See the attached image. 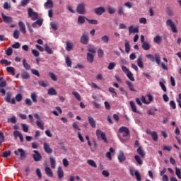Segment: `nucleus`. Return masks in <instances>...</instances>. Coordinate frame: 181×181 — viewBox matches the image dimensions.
Returning <instances> with one entry per match:
<instances>
[{
	"label": "nucleus",
	"mask_w": 181,
	"mask_h": 181,
	"mask_svg": "<svg viewBox=\"0 0 181 181\" xmlns=\"http://www.w3.org/2000/svg\"><path fill=\"white\" fill-rule=\"evenodd\" d=\"M137 66H139L140 69H144V57L142 55H140L137 59Z\"/></svg>",
	"instance_id": "18"
},
{
	"label": "nucleus",
	"mask_w": 181,
	"mask_h": 181,
	"mask_svg": "<svg viewBox=\"0 0 181 181\" xmlns=\"http://www.w3.org/2000/svg\"><path fill=\"white\" fill-rule=\"evenodd\" d=\"M132 33H139V27H136L131 25L129 27V35H132Z\"/></svg>",
	"instance_id": "14"
},
{
	"label": "nucleus",
	"mask_w": 181,
	"mask_h": 181,
	"mask_svg": "<svg viewBox=\"0 0 181 181\" xmlns=\"http://www.w3.org/2000/svg\"><path fill=\"white\" fill-rule=\"evenodd\" d=\"M6 71H8V73H11L12 76H15V68L12 66H8L6 68Z\"/></svg>",
	"instance_id": "40"
},
{
	"label": "nucleus",
	"mask_w": 181,
	"mask_h": 181,
	"mask_svg": "<svg viewBox=\"0 0 181 181\" xmlns=\"http://www.w3.org/2000/svg\"><path fill=\"white\" fill-rule=\"evenodd\" d=\"M57 175L59 179H63L64 177V171H63V168L61 166L58 168Z\"/></svg>",
	"instance_id": "19"
},
{
	"label": "nucleus",
	"mask_w": 181,
	"mask_h": 181,
	"mask_svg": "<svg viewBox=\"0 0 181 181\" xmlns=\"http://www.w3.org/2000/svg\"><path fill=\"white\" fill-rule=\"evenodd\" d=\"M15 155H16L17 156H19V153H20V156L21 159H25V158H26V153H25V151H23V149L22 148H18L17 151H14Z\"/></svg>",
	"instance_id": "10"
},
{
	"label": "nucleus",
	"mask_w": 181,
	"mask_h": 181,
	"mask_svg": "<svg viewBox=\"0 0 181 181\" xmlns=\"http://www.w3.org/2000/svg\"><path fill=\"white\" fill-rule=\"evenodd\" d=\"M94 12L98 16H101L105 12V8L104 7H98L94 9Z\"/></svg>",
	"instance_id": "12"
},
{
	"label": "nucleus",
	"mask_w": 181,
	"mask_h": 181,
	"mask_svg": "<svg viewBox=\"0 0 181 181\" xmlns=\"http://www.w3.org/2000/svg\"><path fill=\"white\" fill-rule=\"evenodd\" d=\"M45 173L47 176H49V177H53V171L49 167L45 168Z\"/></svg>",
	"instance_id": "26"
},
{
	"label": "nucleus",
	"mask_w": 181,
	"mask_h": 181,
	"mask_svg": "<svg viewBox=\"0 0 181 181\" xmlns=\"http://www.w3.org/2000/svg\"><path fill=\"white\" fill-rule=\"evenodd\" d=\"M22 94L21 93H18L16 95V101H18V103H21V101H22Z\"/></svg>",
	"instance_id": "62"
},
{
	"label": "nucleus",
	"mask_w": 181,
	"mask_h": 181,
	"mask_svg": "<svg viewBox=\"0 0 181 181\" xmlns=\"http://www.w3.org/2000/svg\"><path fill=\"white\" fill-rule=\"evenodd\" d=\"M38 84L42 87H47L49 86V84L47 83V81H38Z\"/></svg>",
	"instance_id": "52"
},
{
	"label": "nucleus",
	"mask_w": 181,
	"mask_h": 181,
	"mask_svg": "<svg viewBox=\"0 0 181 181\" xmlns=\"http://www.w3.org/2000/svg\"><path fill=\"white\" fill-rule=\"evenodd\" d=\"M86 21L90 25H98V21H97V20L86 18Z\"/></svg>",
	"instance_id": "44"
},
{
	"label": "nucleus",
	"mask_w": 181,
	"mask_h": 181,
	"mask_svg": "<svg viewBox=\"0 0 181 181\" xmlns=\"http://www.w3.org/2000/svg\"><path fill=\"white\" fill-rule=\"evenodd\" d=\"M98 57H103V56H104V51H103L101 49H99L98 50Z\"/></svg>",
	"instance_id": "64"
},
{
	"label": "nucleus",
	"mask_w": 181,
	"mask_h": 181,
	"mask_svg": "<svg viewBox=\"0 0 181 181\" xmlns=\"http://www.w3.org/2000/svg\"><path fill=\"white\" fill-rule=\"evenodd\" d=\"M155 56H156V58H155L156 63H157V64L160 66V62H161L160 56H159V54H156Z\"/></svg>",
	"instance_id": "51"
},
{
	"label": "nucleus",
	"mask_w": 181,
	"mask_h": 181,
	"mask_svg": "<svg viewBox=\"0 0 181 181\" xmlns=\"http://www.w3.org/2000/svg\"><path fill=\"white\" fill-rule=\"evenodd\" d=\"M65 62L66 63L67 67H71V59H70V57H66L65 59Z\"/></svg>",
	"instance_id": "42"
},
{
	"label": "nucleus",
	"mask_w": 181,
	"mask_h": 181,
	"mask_svg": "<svg viewBox=\"0 0 181 181\" xmlns=\"http://www.w3.org/2000/svg\"><path fill=\"white\" fill-rule=\"evenodd\" d=\"M129 104L133 112H138V111L136 110V105H135V103L132 100L129 102Z\"/></svg>",
	"instance_id": "34"
},
{
	"label": "nucleus",
	"mask_w": 181,
	"mask_h": 181,
	"mask_svg": "<svg viewBox=\"0 0 181 181\" xmlns=\"http://www.w3.org/2000/svg\"><path fill=\"white\" fill-rule=\"evenodd\" d=\"M44 151L46 153H52L53 152V149L50 148V145L47 143H44Z\"/></svg>",
	"instance_id": "16"
},
{
	"label": "nucleus",
	"mask_w": 181,
	"mask_h": 181,
	"mask_svg": "<svg viewBox=\"0 0 181 181\" xmlns=\"http://www.w3.org/2000/svg\"><path fill=\"white\" fill-rule=\"evenodd\" d=\"M87 163H88L90 166H92V168H97V163L92 159L88 160Z\"/></svg>",
	"instance_id": "35"
},
{
	"label": "nucleus",
	"mask_w": 181,
	"mask_h": 181,
	"mask_svg": "<svg viewBox=\"0 0 181 181\" xmlns=\"http://www.w3.org/2000/svg\"><path fill=\"white\" fill-rule=\"evenodd\" d=\"M166 25L167 26H170L172 32L173 33H177V28H176V25H175V23L172 21V20L168 19L166 21Z\"/></svg>",
	"instance_id": "4"
},
{
	"label": "nucleus",
	"mask_w": 181,
	"mask_h": 181,
	"mask_svg": "<svg viewBox=\"0 0 181 181\" xmlns=\"http://www.w3.org/2000/svg\"><path fill=\"white\" fill-rule=\"evenodd\" d=\"M86 21H87V18L83 16H79L78 18V23L79 25H83V23H85Z\"/></svg>",
	"instance_id": "27"
},
{
	"label": "nucleus",
	"mask_w": 181,
	"mask_h": 181,
	"mask_svg": "<svg viewBox=\"0 0 181 181\" xmlns=\"http://www.w3.org/2000/svg\"><path fill=\"white\" fill-rule=\"evenodd\" d=\"M118 132L119 134H122L123 138H125L129 135V129L126 127H122L119 129Z\"/></svg>",
	"instance_id": "5"
},
{
	"label": "nucleus",
	"mask_w": 181,
	"mask_h": 181,
	"mask_svg": "<svg viewBox=\"0 0 181 181\" xmlns=\"http://www.w3.org/2000/svg\"><path fill=\"white\" fill-rule=\"evenodd\" d=\"M151 136H152L153 141H158V133H156V132H153Z\"/></svg>",
	"instance_id": "56"
},
{
	"label": "nucleus",
	"mask_w": 181,
	"mask_h": 181,
	"mask_svg": "<svg viewBox=\"0 0 181 181\" xmlns=\"http://www.w3.org/2000/svg\"><path fill=\"white\" fill-rule=\"evenodd\" d=\"M30 98L33 103H37V95H36V93H31Z\"/></svg>",
	"instance_id": "46"
},
{
	"label": "nucleus",
	"mask_w": 181,
	"mask_h": 181,
	"mask_svg": "<svg viewBox=\"0 0 181 181\" xmlns=\"http://www.w3.org/2000/svg\"><path fill=\"white\" fill-rule=\"evenodd\" d=\"M28 17L31 18L32 21H36L39 18V14L33 11L32 8H28Z\"/></svg>",
	"instance_id": "6"
},
{
	"label": "nucleus",
	"mask_w": 181,
	"mask_h": 181,
	"mask_svg": "<svg viewBox=\"0 0 181 181\" xmlns=\"http://www.w3.org/2000/svg\"><path fill=\"white\" fill-rule=\"evenodd\" d=\"M117 159L119 163H122V162H125V160H127V157H125V154L124 153V151H119V155L117 156Z\"/></svg>",
	"instance_id": "11"
},
{
	"label": "nucleus",
	"mask_w": 181,
	"mask_h": 181,
	"mask_svg": "<svg viewBox=\"0 0 181 181\" xmlns=\"http://www.w3.org/2000/svg\"><path fill=\"white\" fill-rule=\"evenodd\" d=\"M101 40L103 43H108L110 42V37L108 35H103L101 37Z\"/></svg>",
	"instance_id": "39"
},
{
	"label": "nucleus",
	"mask_w": 181,
	"mask_h": 181,
	"mask_svg": "<svg viewBox=\"0 0 181 181\" xmlns=\"http://www.w3.org/2000/svg\"><path fill=\"white\" fill-rule=\"evenodd\" d=\"M74 49V45L73 42H70V41L66 42V50L67 52H71Z\"/></svg>",
	"instance_id": "21"
},
{
	"label": "nucleus",
	"mask_w": 181,
	"mask_h": 181,
	"mask_svg": "<svg viewBox=\"0 0 181 181\" xmlns=\"http://www.w3.org/2000/svg\"><path fill=\"white\" fill-rule=\"evenodd\" d=\"M33 153V158L35 162H40V160H42V155H40V153L36 150H34Z\"/></svg>",
	"instance_id": "8"
},
{
	"label": "nucleus",
	"mask_w": 181,
	"mask_h": 181,
	"mask_svg": "<svg viewBox=\"0 0 181 181\" xmlns=\"http://www.w3.org/2000/svg\"><path fill=\"white\" fill-rule=\"evenodd\" d=\"M21 77L24 80H28V78H30V75H29V73L28 72H24L21 74Z\"/></svg>",
	"instance_id": "49"
},
{
	"label": "nucleus",
	"mask_w": 181,
	"mask_h": 181,
	"mask_svg": "<svg viewBox=\"0 0 181 181\" xmlns=\"http://www.w3.org/2000/svg\"><path fill=\"white\" fill-rule=\"evenodd\" d=\"M125 52L126 53H129L131 50V45H129V40H126L124 43Z\"/></svg>",
	"instance_id": "23"
},
{
	"label": "nucleus",
	"mask_w": 181,
	"mask_h": 181,
	"mask_svg": "<svg viewBox=\"0 0 181 181\" xmlns=\"http://www.w3.org/2000/svg\"><path fill=\"white\" fill-rule=\"evenodd\" d=\"M45 49L48 54H53V50L52 48H50V47H49V45H47V44L45 45Z\"/></svg>",
	"instance_id": "33"
},
{
	"label": "nucleus",
	"mask_w": 181,
	"mask_h": 181,
	"mask_svg": "<svg viewBox=\"0 0 181 181\" xmlns=\"http://www.w3.org/2000/svg\"><path fill=\"white\" fill-rule=\"evenodd\" d=\"M88 121L90 127H92V128L97 127V124L95 122V119H94V117H93L91 115L88 117Z\"/></svg>",
	"instance_id": "13"
},
{
	"label": "nucleus",
	"mask_w": 181,
	"mask_h": 181,
	"mask_svg": "<svg viewBox=\"0 0 181 181\" xmlns=\"http://www.w3.org/2000/svg\"><path fill=\"white\" fill-rule=\"evenodd\" d=\"M48 95H57V91H56V89H54V88H50L48 90Z\"/></svg>",
	"instance_id": "29"
},
{
	"label": "nucleus",
	"mask_w": 181,
	"mask_h": 181,
	"mask_svg": "<svg viewBox=\"0 0 181 181\" xmlns=\"http://www.w3.org/2000/svg\"><path fill=\"white\" fill-rule=\"evenodd\" d=\"M31 73H33L34 76H37V77H40V74L39 73V71L36 69H31Z\"/></svg>",
	"instance_id": "61"
},
{
	"label": "nucleus",
	"mask_w": 181,
	"mask_h": 181,
	"mask_svg": "<svg viewBox=\"0 0 181 181\" xmlns=\"http://www.w3.org/2000/svg\"><path fill=\"white\" fill-rule=\"evenodd\" d=\"M153 42H154V43H156L157 45H160V42H162V37L159 36V35H156L153 38Z\"/></svg>",
	"instance_id": "30"
},
{
	"label": "nucleus",
	"mask_w": 181,
	"mask_h": 181,
	"mask_svg": "<svg viewBox=\"0 0 181 181\" xmlns=\"http://www.w3.org/2000/svg\"><path fill=\"white\" fill-rule=\"evenodd\" d=\"M12 53H13V49H12L11 47H9L6 50V56H12Z\"/></svg>",
	"instance_id": "54"
},
{
	"label": "nucleus",
	"mask_w": 181,
	"mask_h": 181,
	"mask_svg": "<svg viewBox=\"0 0 181 181\" xmlns=\"http://www.w3.org/2000/svg\"><path fill=\"white\" fill-rule=\"evenodd\" d=\"M142 49H144V50H149L151 49V45L148 42H144L142 44Z\"/></svg>",
	"instance_id": "32"
},
{
	"label": "nucleus",
	"mask_w": 181,
	"mask_h": 181,
	"mask_svg": "<svg viewBox=\"0 0 181 181\" xmlns=\"http://www.w3.org/2000/svg\"><path fill=\"white\" fill-rule=\"evenodd\" d=\"M134 159H135L136 162H137V163L139 165H142L143 162H142V160L141 159V157L139 156L136 155L134 156Z\"/></svg>",
	"instance_id": "50"
},
{
	"label": "nucleus",
	"mask_w": 181,
	"mask_h": 181,
	"mask_svg": "<svg viewBox=\"0 0 181 181\" xmlns=\"http://www.w3.org/2000/svg\"><path fill=\"white\" fill-rule=\"evenodd\" d=\"M72 94L78 100V101H81V96H80V93H78V92L73 91Z\"/></svg>",
	"instance_id": "41"
},
{
	"label": "nucleus",
	"mask_w": 181,
	"mask_h": 181,
	"mask_svg": "<svg viewBox=\"0 0 181 181\" xmlns=\"http://www.w3.org/2000/svg\"><path fill=\"white\" fill-rule=\"evenodd\" d=\"M146 57H147V59H149V60H151V62H155L156 57H154L153 55H152L151 54H146Z\"/></svg>",
	"instance_id": "59"
},
{
	"label": "nucleus",
	"mask_w": 181,
	"mask_h": 181,
	"mask_svg": "<svg viewBox=\"0 0 181 181\" xmlns=\"http://www.w3.org/2000/svg\"><path fill=\"white\" fill-rule=\"evenodd\" d=\"M1 18L4 23H12L13 22V18L11 16H6L4 13H1Z\"/></svg>",
	"instance_id": "9"
},
{
	"label": "nucleus",
	"mask_w": 181,
	"mask_h": 181,
	"mask_svg": "<svg viewBox=\"0 0 181 181\" xmlns=\"http://www.w3.org/2000/svg\"><path fill=\"white\" fill-rule=\"evenodd\" d=\"M134 176L136 177V179L137 181L141 180V174H139V172L134 171Z\"/></svg>",
	"instance_id": "60"
},
{
	"label": "nucleus",
	"mask_w": 181,
	"mask_h": 181,
	"mask_svg": "<svg viewBox=\"0 0 181 181\" xmlns=\"http://www.w3.org/2000/svg\"><path fill=\"white\" fill-rule=\"evenodd\" d=\"M45 8H53V1L52 0H47L45 4Z\"/></svg>",
	"instance_id": "38"
},
{
	"label": "nucleus",
	"mask_w": 181,
	"mask_h": 181,
	"mask_svg": "<svg viewBox=\"0 0 181 181\" xmlns=\"http://www.w3.org/2000/svg\"><path fill=\"white\" fill-rule=\"evenodd\" d=\"M5 142V136L4 135V132H0V144L2 145Z\"/></svg>",
	"instance_id": "53"
},
{
	"label": "nucleus",
	"mask_w": 181,
	"mask_h": 181,
	"mask_svg": "<svg viewBox=\"0 0 181 181\" xmlns=\"http://www.w3.org/2000/svg\"><path fill=\"white\" fill-rule=\"evenodd\" d=\"M20 35H21V33H19V30H15L13 33V36L14 39H19Z\"/></svg>",
	"instance_id": "47"
},
{
	"label": "nucleus",
	"mask_w": 181,
	"mask_h": 181,
	"mask_svg": "<svg viewBox=\"0 0 181 181\" xmlns=\"http://www.w3.org/2000/svg\"><path fill=\"white\" fill-rule=\"evenodd\" d=\"M8 156H11V151H4L3 153V158H8Z\"/></svg>",
	"instance_id": "63"
},
{
	"label": "nucleus",
	"mask_w": 181,
	"mask_h": 181,
	"mask_svg": "<svg viewBox=\"0 0 181 181\" xmlns=\"http://www.w3.org/2000/svg\"><path fill=\"white\" fill-rule=\"evenodd\" d=\"M127 76L131 81H135V78H134V74L130 71L126 74Z\"/></svg>",
	"instance_id": "45"
},
{
	"label": "nucleus",
	"mask_w": 181,
	"mask_h": 181,
	"mask_svg": "<svg viewBox=\"0 0 181 181\" xmlns=\"http://www.w3.org/2000/svg\"><path fill=\"white\" fill-rule=\"evenodd\" d=\"M12 98V93L8 92L6 93V97L5 98L6 103H11V104H16V100L15 98Z\"/></svg>",
	"instance_id": "7"
},
{
	"label": "nucleus",
	"mask_w": 181,
	"mask_h": 181,
	"mask_svg": "<svg viewBox=\"0 0 181 181\" xmlns=\"http://www.w3.org/2000/svg\"><path fill=\"white\" fill-rule=\"evenodd\" d=\"M49 160L52 169H56V158L51 156Z\"/></svg>",
	"instance_id": "24"
},
{
	"label": "nucleus",
	"mask_w": 181,
	"mask_h": 181,
	"mask_svg": "<svg viewBox=\"0 0 181 181\" xmlns=\"http://www.w3.org/2000/svg\"><path fill=\"white\" fill-rule=\"evenodd\" d=\"M48 76L50 77V78H52V80H53V81H57V76H56V74L53 72H49Z\"/></svg>",
	"instance_id": "36"
},
{
	"label": "nucleus",
	"mask_w": 181,
	"mask_h": 181,
	"mask_svg": "<svg viewBox=\"0 0 181 181\" xmlns=\"http://www.w3.org/2000/svg\"><path fill=\"white\" fill-rule=\"evenodd\" d=\"M126 84L127 86H128L130 91H135V88L134 86V84H132V83H131L129 81H127Z\"/></svg>",
	"instance_id": "31"
},
{
	"label": "nucleus",
	"mask_w": 181,
	"mask_h": 181,
	"mask_svg": "<svg viewBox=\"0 0 181 181\" xmlns=\"http://www.w3.org/2000/svg\"><path fill=\"white\" fill-rule=\"evenodd\" d=\"M114 153V148H112V147H110L109 149V152L106 153V158H107V159H110V160H112V156L111 155V153Z\"/></svg>",
	"instance_id": "25"
},
{
	"label": "nucleus",
	"mask_w": 181,
	"mask_h": 181,
	"mask_svg": "<svg viewBox=\"0 0 181 181\" xmlns=\"http://www.w3.org/2000/svg\"><path fill=\"white\" fill-rule=\"evenodd\" d=\"M23 66L25 70H30V65L26 62V59L23 60Z\"/></svg>",
	"instance_id": "37"
},
{
	"label": "nucleus",
	"mask_w": 181,
	"mask_h": 181,
	"mask_svg": "<svg viewBox=\"0 0 181 181\" xmlns=\"http://www.w3.org/2000/svg\"><path fill=\"white\" fill-rule=\"evenodd\" d=\"M86 60L88 63H93L94 62V55L93 54L88 52L86 54Z\"/></svg>",
	"instance_id": "20"
},
{
	"label": "nucleus",
	"mask_w": 181,
	"mask_h": 181,
	"mask_svg": "<svg viewBox=\"0 0 181 181\" xmlns=\"http://www.w3.org/2000/svg\"><path fill=\"white\" fill-rule=\"evenodd\" d=\"M50 26L52 29H53V30H57V29H59V27L57 26V24L56 23L52 22L50 23Z\"/></svg>",
	"instance_id": "57"
},
{
	"label": "nucleus",
	"mask_w": 181,
	"mask_h": 181,
	"mask_svg": "<svg viewBox=\"0 0 181 181\" xmlns=\"http://www.w3.org/2000/svg\"><path fill=\"white\" fill-rule=\"evenodd\" d=\"M8 121L11 124H16V122H18V119H16V117H15V116H13L11 118L8 119Z\"/></svg>",
	"instance_id": "58"
},
{
	"label": "nucleus",
	"mask_w": 181,
	"mask_h": 181,
	"mask_svg": "<svg viewBox=\"0 0 181 181\" xmlns=\"http://www.w3.org/2000/svg\"><path fill=\"white\" fill-rule=\"evenodd\" d=\"M5 87H6V81L4 79V77H0V93L2 94V95L6 94Z\"/></svg>",
	"instance_id": "1"
},
{
	"label": "nucleus",
	"mask_w": 181,
	"mask_h": 181,
	"mask_svg": "<svg viewBox=\"0 0 181 181\" xmlns=\"http://www.w3.org/2000/svg\"><path fill=\"white\" fill-rule=\"evenodd\" d=\"M88 52H89V53H92V54H95L97 53V48H95V47H94V45H88Z\"/></svg>",
	"instance_id": "22"
},
{
	"label": "nucleus",
	"mask_w": 181,
	"mask_h": 181,
	"mask_svg": "<svg viewBox=\"0 0 181 181\" xmlns=\"http://www.w3.org/2000/svg\"><path fill=\"white\" fill-rule=\"evenodd\" d=\"M175 175L178 177V179H181V171L180 169L176 168H175Z\"/></svg>",
	"instance_id": "55"
},
{
	"label": "nucleus",
	"mask_w": 181,
	"mask_h": 181,
	"mask_svg": "<svg viewBox=\"0 0 181 181\" xmlns=\"http://www.w3.org/2000/svg\"><path fill=\"white\" fill-rule=\"evenodd\" d=\"M36 125L40 128V129H42V131L45 129V123L42 122V120H37L36 122Z\"/></svg>",
	"instance_id": "28"
},
{
	"label": "nucleus",
	"mask_w": 181,
	"mask_h": 181,
	"mask_svg": "<svg viewBox=\"0 0 181 181\" xmlns=\"http://www.w3.org/2000/svg\"><path fill=\"white\" fill-rule=\"evenodd\" d=\"M80 42L82 45H88L90 42V37L88 36V33H83L81 36Z\"/></svg>",
	"instance_id": "3"
},
{
	"label": "nucleus",
	"mask_w": 181,
	"mask_h": 181,
	"mask_svg": "<svg viewBox=\"0 0 181 181\" xmlns=\"http://www.w3.org/2000/svg\"><path fill=\"white\" fill-rule=\"evenodd\" d=\"M137 153L141 156V158H145V156L146 155L145 153V151L142 148V146H139V148L136 150Z\"/></svg>",
	"instance_id": "17"
},
{
	"label": "nucleus",
	"mask_w": 181,
	"mask_h": 181,
	"mask_svg": "<svg viewBox=\"0 0 181 181\" xmlns=\"http://www.w3.org/2000/svg\"><path fill=\"white\" fill-rule=\"evenodd\" d=\"M18 26L21 32H22L24 34L26 33V25H25V23H23V21H20L18 23Z\"/></svg>",
	"instance_id": "15"
},
{
	"label": "nucleus",
	"mask_w": 181,
	"mask_h": 181,
	"mask_svg": "<svg viewBox=\"0 0 181 181\" xmlns=\"http://www.w3.org/2000/svg\"><path fill=\"white\" fill-rule=\"evenodd\" d=\"M0 64H6V66H11L12 64V62H9L6 59H3L0 61Z\"/></svg>",
	"instance_id": "43"
},
{
	"label": "nucleus",
	"mask_w": 181,
	"mask_h": 181,
	"mask_svg": "<svg viewBox=\"0 0 181 181\" xmlns=\"http://www.w3.org/2000/svg\"><path fill=\"white\" fill-rule=\"evenodd\" d=\"M115 66H117V63L111 62L109 64L107 69L108 70H114V69H115Z\"/></svg>",
	"instance_id": "48"
},
{
	"label": "nucleus",
	"mask_w": 181,
	"mask_h": 181,
	"mask_svg": "<svg viewBox=\"0 0 181 181\" xmlns=\"http://www.w3.org/2000/svg\"><path fill=\"white\" fill-rule=\"evenodd\" d=\"M76 12L79 13V15H85L86 13V3L82 2L78 4L76 7Z\"/></svg>",
	"instance_id": "2"
}]
</instances>
